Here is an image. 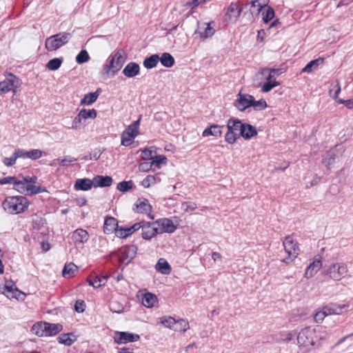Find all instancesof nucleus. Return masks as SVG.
<instances>
[{"label":"nucleus","instance_id":"obj_62","mask_svg":"<svg viewBox=\"0 0 353 353\" xmlns=\"http://www.w3.org/2000/svg\"><path fill=\"white\" fill-rule=\"evenodd\" d=\"M85 303L83 300H77L74 304V310L78 313H82L85 310Z\"/></svg>","mask_w":353,"mask_h":353},{"label":"nucleus","instance_id":"obj_41","mask_svg":"<svg viewBox=\"0 0 353 353\" xmlns=\"http://www.w3.org/2000/svg\"><path fill=\"white\" fill-rule=\"evenodd\" d=\"M79 114H80L81 117L83 118V119H94L97 116V112L94 108L90 109V110L83 108L79 111Z\"/></svg>","mask_w":353,"mask_h":353},{"label":"nucleus","instance_id":"obj_40","mask_svg":"<svg viewBox=\"0 0 353 353\" xmlns=\"http://www.w3.org/2000/svg\"><path fill=\"white\" fill-rule=\"evenodd\" d=\"M77 267L72 263L68 265H65L63 270L62 275L65 278H70L73 276L75 271H77Z\"/></svg>","mask_w":353,"mask_h":353},{"label":"nucleus","instance_id":"obj_12","mask_svg":"<svg viewBox=\"0 0 353 353\" xmlns=\"http://www.w3.org/2000/svg\"><path fill=\"white\" fill-rule=\"evenodd\" d=\"M345 305H340L337 303H330L325 306L323 309L322 312H319L316 314L314 316V319L316 321H318V316L319 315L321 316H328L331 314H340L343 312V310L346 307Z\"/></svg>","mask_w":353,"mask_h":353},{"label":"nucleus","instance_id":"obj_55","mask_svg":"<svg viewBox=\"0 0 353 353\" xmlns=\"http://www.w3.org/2000/svg\"><path fill=\"white\" fill-rule=\"evenodd\" d=\"M4 290L7 292H10V293H14V292L21 293V292L16 287L15 283L12 280L6 281V284L4 285Z\"/></svg>","mask_w":353,"mask_h":353},{"label":"nucleus","instance_id":"obj_5","mask_svg":"<svg viewBox=\"0 0 353 353\" xmlns=\"http://www.w3.org/2000/svg\"><path fill=\"white\" fill-rule=\"evenodd\" d=\"M71 38V34L62 32L52 35L46 39L45 46L48 51L57 50L66 44Z\"/></svg>","mask_w":353,"mask_h":353},{"label":"nucleus","instance_id":"obj_4","mask_svg":"<svg viewBox=\"0 0 353 353\" xmlns=\"http://www.w3.org/2000/svg\"><path fill=\"white\" fill-rule=\"evenodd\" d=\"M245 123L239 119L230 117L227 121L228 132L225 134V141L229 144H234L239 139L237 132H241Z\"/></svg>","mask_w":353,"mask_h":353},{"label":"nucleus","instance_id":"obj_31","mask_svg":"<svg viewBox=\"0 0 353 353\" xmlns=\"http://www.w3.org/2000/svg\"><path fill=\"white\" fill-rule=\"evenodd\" d=\"M6 81H7L8 85L10 87V90H12L13 93L16 94L17 89L20 88L21 85V81L19 79V77L11 72L8 74V77Z\"/></svg>","mask_w":353,"mask_h":353},{"label":"nucleus","instance_id":"obj_21","mask_svg":"<svg viewBox=\"0 0 353 353\" xmlns=\"http://www.w3.org/2000/svg\"><path fill=\"white\" fill-rule=\"evenodd\" d=\"M102 90L101 88H98L95 92H89L81 99L80 105H90L93 104L98 99L99 96L101 94Z\"/></svg>","mask_w":353,"mask_h":353},{"label":"nucleus","instance_id":"obj_29","mask_svg":"<svg viewBox=\"0 0 353 353\" xmlns=\"http://www.w3.org/2000/svg\"><path fill=\"white\" fill-rule=\"evenodd\" d=\"M134 205L136 207L137 212L141 214H147L152 210V205L146 199H138Z\"/></svg>","mask_w":353,"mask_h":353},{"label":"nucleus","instance_id":"obj_3","mask_svg":"<svg viewBox=\"0 0 353 353\" xmlns=\"http://www.w3.org/2000/svg\"><path fill=\"white\" fill-rule=\"evenodd\" d=\"M63 330L60 323H51L46 321H39L32 327V331L38 336H52L57 334Z\"/></svg>","mask_w":353,"mask_h":353},{"label":"nucleus","instance_id":"obj_27","mask_svg":"<svg viewBox=\"0 0 353 353\" xmlns=\"http://www.w3.org/2000/svg\"><path fill=\"white\" fill-rule=\"evenodd\" d=\"M325 59L323 57H319L316 59H313L308 62L306 65L301 70V73H311L314 70L318 69L319 66L324 63Z\"/></svg>","mask_w":353,"mask_h":353},{"label":"nucleus","instance_id":"obj_13","mask_svg":"<svg viewBox=\"0 0 353 353\" xmlns=\"http://www.w3.org/2000/svg\"><path fill=\"white\" fill-rule=\"evenodd\" d=\"M140 224V222H137L130 227L120 226V228L116 231V236L120 239H126L132 235L134 232L141 229V225Z\"/></svg>","mask_w":353,"mask_h":353},{"label":"nucleus","instance_id":"obj_10","mask_svg":"<svg viewBox=\"0 0 353 353\" xmlns=\"http://www.w3.org/2000/svg\"><path fill=\"white\" fill-rule=\"evenodd\" d=\"M214 21L210 22H197V28L196 29L194 34H199L201 40L212 37L214 33L215 30L212 24H214Z\"/></svg>","mask_w":353,"mask_h":353},{"label":"nucleus","instance_id":"obj_8","mask_svg":"<svg viewBox=\"0 0 353 353\" xmlns=\"http://www.w3.org/2000/svg\"><path fill=\"white\" fill-rule=\"evenodd\" d=\"M344 150H341L337 148V145L327 150L322 157V163L327 168V170H330V165L336 163V160L342 156Z\"/></svg>","mask_w":353,"mask_h":353},{"label":"nucleus","instance_id":"obj_19","mask_svg":"<svg viewBox=\"0 0 353 353\" xmlns=\"http://www.w3.org/2000/svg\"><path fill=\"white\" fill-rule=\"evenodd\" d=\"M122 73L128 78H134L139 74L140 65L136 62H130L125 66Z\"/></svg>","mask_w":353,"mask_h":353},{"label":"nucleus","instance_id":"obj_26","mask_svg":"<svg viewBox=\"0 0 353 353\" xmlns=\"http://www.w3.org/2000/svg\"><path fill=\"white\" fill-rule=\"evenodd\" d=\"M321 265L322 263L321 259H315L307 267L304 276L307 279L312 277L321 268Z\"/></svg>","mask_w":353,"mask_h":353},{"label":"nucleus","instance_id":"obj_6","mask_svg":"<svg viewBox=\"0 0 353 353\" xmlns=\"http://www.w3.org/2000/svg\"><path fill=\"white\" fill-rule=\"evenodd\" d=\"M314 336L315 332L314 329H312L310 327L303 328L297 335V343L299 347H308L314 346L315 345L314 341Z\"/></svg>","mask_w":353,"mask_h":353},{"label":"nucleus","instance_id":"obj_37","mask_svg":"<svg viewBox=\"0 0 353 353\" xmlns=\"http://www.w3.org/2000/svg\"><path fill=\"white\" fill-rule=\"evenodd\" d=\"M114 52L110 55L108 59V63L103 65V74H108L110 72L112 76L113 75V71H114V67H116V58Z\"/></svg>","mask_w":353,"mask_h":353},{"label":"nucleus","instance_id":"obj_64","mask_svg":"<svg viewBox=\"0 0 353 353\" xmlns=\"http://www.w3.org/2000/svg\"><path fill=\"white\" fill-rule=\"evenodd\" d=\"M83 118L81 117L80 114L79 113L73 119L72 128L78 130L80 129L82 126L81 124V120Z\"/></svg>","mask_w":353,"mask_h":353},{"label":"nucleus","instance_id":"obj_42","mask_svg":"<svg viewBox=\"0 0 353 353\" xmlns=\"http://www.w3.org/2000/svg\"><path fill=\"white\" fill-rule=\"evenodd\" d=\"M260 0H253L249 3L250 13L252 14H259L263 8V6L259 2Z\"/></svg>","mask_w":353,"mask_h":353},{"label":"nucleus","instance_id":"obj_49","mask_svg":"<svg viewBox=\"0 0 353 353\" xmlns=\"http://www.w3.org/2000/svg\"><path fill=\"white\" fill-rule=\"evenodd\" d=\"M136 136H132V134L125 130L121 134V145L124 146H128L130 145V142L135 139Z\"/></svg>","mask_w":353,"mask_h":353},{"label":"nucleus","instance_id":"obj_25","mask_svg":"<svg viewBox=\"0 0 353 353\" xmlns=\"http://www.w3.org/2000/svg\"><path fill=\"white\" fill-rule=\"evenodd\" d=\"M116 58V67H114V71H113V75H115L123 67L125 61V51L123 49H117L114 51Z\"/></svg>","mask_w":353,"mask_h":353},{"label":"nucleus","instance_id":"obj_1","mask_svg":"<svg viewBox=\"0 0 353 353\" xmlns=\"http://www.w3.org/2000/svg\"><path fill=\"white\" fill-rule=\"evenodd\" d=\"M138 248L136 245H125L121 246L117 250L110 252L107 258L111 260H115L120 265L119 267L121 271H123L125 266L131 263V261L136 257L137 254Z\"/></svg>","mask_w":353,"mask_h":353},{"label":"nucleus","instance_id":"obj_20","mask_svg":"<svg viewBox=\"0 0 353 353\" xmlns=\"http://www.w3.org/2000/svg\"><path fill=\"white\" fill-rule=\"evenodd\" d=\"M257 135V130L255 126L245 123L242 128L241 132L239 133V138L243 137L245 140H250Z\"/></svg>","mask_w":353,"mask_h":353},{"label":"nucleus","instance_id":"obj_2","mask_svg":"<svg viewBox=\"0 0 353 353\" xmlns=\"http://www.w3.org/2000/svg\"><path fill=\"white\" fill-rule=\"evenodd\" d=\"M30 202L24 196H7L2 202V207L6 212L11 214H17L25 212Z\"/></svg>","mask_w":353,"mask_h":353},{"label":"nucleus","instance_id":"obj_32","mask_svg":"<svg viewBox=\"0 0 353 353\" xmlns=\"http://www.w3.org/2000/svg\"><path fill=\"white\" fill-rule=\"evenodd\" d=\"M76 340L77 336L72 332L61 334L57 338V341L59 343L67 346L71 345Z\"/></svg>","mask_w":353,"mask_h":353},{"label":"nucleus","instance_id":"obj_57","mask_svg":"<svg viewBox=\"0 0 353 353\" xmlns=\"http://www.w3.org/2000/svg\"><path fill=\"white\" fill-rule=\"evenodd\" d=\"M197 208V205L194 202H183L181 209L185 212H192Z\"/></svg>","mask_w":353,"mask_h":353},{"label":"nucleus","instance_id":"obj_17","mask_svg":"<svg viewBox=\"0 0 353 353\" xmlns=\"http://www.w3.org/2000/svg\"><path fill=\"white\" fill-rule=\"evenodd\" d=\"M72 239L75 245L83 244L88 241L89 234L85 230L78 228L72 232Z\"/></svg>","mask_w":353,"mask_h":353},{"label":"nucleus","instance_id":"obj_59","mask_svg":"<svg viewBox=\"0 0 353 353\" xmlns=\"http://www.w3.org/2000/svg\"><path fill=\"white\" fill-rule=\"evenodd\" d=\"M57 160L59 161V164L61 166L67 167L69 165L70 163L77 161V159L72 157H67L66 158L64 159L59 158Z\"/></svg>","mask_w":353,"mask_h":353},{"label":"nucleus","instance_id":"obj_58","mask_svg":"<svg viewBox=\"0 0 353 353\" xmlns=\"http://www.w3.org/2000/svg\"><path fill=\"white\" fill-rule=\"evenodd\" d=\"M286 69L285 68H283V67H281V68H265L263 70V73H264V72H266V71H268V72H270L271 73L274 74V76H279L281 75V74L284 73L285 72Z\"/></svg>","mask_w":353,"mask_h":353},{"label":"nucleus","instance_id":"obj_63","mask_svg":"<svg viewBox=\"0 0 353 353\" xmlns=\"http://www.w3.org/2000/svg\"><path fill=\"white\" fill-rule=\"evenodd\" d=\"M153 151L149 148H145L141 152V158L144 160H152L154 158Z\"/></svg>","mask_w":353,"mask_h":353},{"label":"nucleus","instance_id":"obj_15","mask_svg":"<svg viewBox=\"0 0 353 353\" xmlns=\"http://www.w3.org/2000/svg\"><path fill=\"white\" fill-rule=\"evenodd\" d=\"M118 223V220L116 218L109 215L106 216L103 227V232L106 234H110L113 232L116 234L117 230L120 228Z\"/></svg>","mask_w":353,"mask_h":353},{"label":"nucleus","instance_id":"obj_36","mask_svg":"<svg viewBox=\"0 0 353 353\" xmlns=\"http://www.w3.org/2000/svg\"><path fill=\"white\" fill-rule=\"evenodd\" d=\"M159 61L161 65L165 68H171L175 63V60L173 56L169 52H163L161 56L159 57Z\"/></svg>","mask_w":353,"mask_h":353},{"label":"nucleus","instance_id":"obj_18","mask_svg":"<svg viewBox=\"0 0 353 353\" xmlns=\"http://www.w3.org/2000/svg\"><path fill=\"white\" fill-rule=\"evenodd\" d=\"M241 14V9L239 8V3L232 2L228 6L225 17V20L236 21Z\"/></svg>","mask_w":353,"mask_h":353},{"label":"nucleus","instance_id":"obj_44","mask_svg":"<svg viewBox=\"0 0 353 353\" xmlns=\"http://www.w3.org/2000/svg\"><path fill=\"white\" fill-rule=\"evenodd\" d=\"M90 55L86 50H81L76 57V61L78 64H83L88 62Z\"/></svg>","mask_w":353,"mask_h":353},{"label":"nucleus","instance_id":"obj_52","mask_svg":"<svg viewBox=\"0 0 353 353\" xmlns=\"http://www.w3.org/2000/svg\"><path fill=\"white\" fill-rule=\"evenodd\" d=\"M141 117L136 121H134L132 124H130L126 131L132 134V136H137L139 134V127L140 125Z\"/></svg>","mask_w":353,"mask_h":353},{"label":"nucleus","instance_id":"obj_9","mask_svg":"<svg viewBox=\"0 0 353 353\" xmlns=\"http://www.w3.org/2000/svg\"><path fill=\"white\" fill-rule=\"evenodd\" d=\"M233 105L240 112L245 111L253 105L252 95L239 92L236 95V99L233 102Z\"/></svg>","mask_w":353,"mask_h":353},{"label":"nucleus","instance_id":"obj_22","mask_svg":"<svg viewBox=\"0 0 353 353\" xmlns=\"http://www.w3.org/2000/svg\"><path fill=\"white\" fill-rule=\"evenodd\" d=\"M224 128V125H219L218 124H211L210 126L206 128L202 133L203 137L213 136V137H221L222 134V129Z\"/></svg>","mask_w":353,"mask_h":353},{"label":"nucleus","instance_id":"obj_60","mask_svg":"<svg viewBox=\"0 0 353 353\" xmlns=\"http://www.w3.org/2000/svg\"><path fill=\"white\" fill-rule=\"evenodd\" d=\"M105 150V149H103V150H100L99 148H96L94 149V150H92L90 154H89V158L90 159H92V160H94V161H97L98 160L101 154Z\"/></svg>","mask_w":353,"mask_h":353},{"label":"nucleus","instance_id":"obj_34","mask_svg":"<svg viewBox=\"0 0 353 353\" xmlns=\"http://www.w3.org/2000/svg\"><path fill=\"white\" fill-rule=\"evenodd\" d=\"M157 302V297L151 292H146L142 297V304L146 307H152Z\"/></svg>","mask_w":353,"mask_h":353},{"label":"nucleus","instance_id":"obj_48","mask_svg":"<svg viewBox=\"0 0 353 353\" xmlns=\"http://www.w3.org/2000/svg\"><path fill=\"white\" fill-rule=\"evenodd\" d=\"M87 281L90 285L94 288H98L103 285V283H101L100 276L99 275L90 276L87 279Z\"/></svg>","mask_w":353,"mask_h":353},{"label":"nucleus","instance_id":"obj_7","mask_svg":"<svg viewBox=\"0 0 353 353\" xmlns=\"http://www.w3.org/2000/svg\"><path fill=\"white\" fill-rule=\"evenodd\" d=\"M347 272V265L344 263L332 265L326 271L325 275L334 281H339L345 277Z\"/></svg>","mask_w":353,"mask_h":353},{"label":"nucleus","instance_id":"obj_33","mask_svg":"<svg viewBox=\"0 0 353 353\" xmlns=\"http://www.w3.org/2000/svg\"><path fill=\"white\" fill-rule=\"evenodd\" d=\"M159 56L157 54H153L149 57H147L143 62V66L146 69H152L157 66L159 62Z\"/></svg>","mask_w":353,"mask_h":353},{"label":"nucleus","instance_id":"obj_43","mask_svg":"<svg viewBox=\"0 0 353 353\" xmlns=\"http://www.w3.org/2000/svg\"><path fill=\"white\" fill-rule=\"evenodd\" d=\"M252 103L254 110L256 111H261L265 110L268 107L267 102L263 99H261L258 101H256L254 97L252 96Z\"/></svg>","mask_w":353,"mask_h":353},{"label":"nucleus","instance_id":"obj_39","mask_svg":"<svg viewBox=\"0 0 353 353\" xmlns=\"http://www.w3.org/2000/svg\"><path fill=\"white\" fill-rule=\"evenodd\" d=\"M135 188L136 186L132 180L121 181L117 186V189L121 192H127L128 191Z\"/></svg>","mask_w":353,"mask_h":353},{"label":"nucleus","instance_id":"obj_56","mask_svg":"<svg viewBox=\"0 0 353 353\" xmlns=\"http://www.w3.org/2000/svg\"><path fill=\"white\" fill-rule=\"evenodd\" d=\"M156 183V178L153 175H148L142 181L141 185L145 188H148L151 185H153Z\"/></svg>","mask_w":353,"mask_h":353},{"label":"nucleus","instance_id":"obj_23","mask_svg":"<svg viewBox=\"0 0 353 353\" xmlns=\"http://www.w3.org/2000/svg\"><path fill=\"white\" fill-rule=\"evenodd\" d=\"M112 178L110 176L97 175L93 178L94 187L108 188L112 183Z\"/></svg>","mask_w":353,"mask_h":353},{"label":"nucleus","instance_id":"obj_16","mask_svg":"<svg viewBox=\"0 0 353 353\" xmlns=\"http://www.w3.org/2000/svg\"><path fill=\"white\" fill-rule=\"evenodd\" d=\"M283 246L287 253L298 256L299 254V246L296 241H294L291 236H287L283 241Z\"/></svg>","mask_w":353,"mask_h":353},{"label":"nucleus","instance_id":"obj_51","mask_svg":"<svg viewBox=\"0 0 353 353\" xmlns=\"http://www.w3.org/2000/svg\"><path fill=\"white\" fill-rule=\"evenodd\" d=\"M168 161V159L164 155H155L152 161V165H154L157 168H160L161 164H165Z\"/></svg>","mask_w":353,"mask_h":353},{"label":"nucleus","instance_id":"obj_24","mask_svg":"<svg viewBox=\"0 0 353 353\" xmlns=\"http://www.w3.org/2000/svg\"><path fill=\"white\" fill-rule=\"evenodd\" d=\"M92 186H94L93 179L91 180L88 178H83L76 180L74 188L76 190L88 191L90 190Z\"/></svg>","mask_w":353,"mask_h":353},{"label":"nucleus","instance_id":"obj_46","mask_svg":"<svg viewBox=\"0 0 353 353\" xmlns=\"http://www.w3.org/2000/svg\"><path fill=\"white\" fill-rule=\"evenodd\" d=\"M176 327L173 328L175 331L185 332L189 328V323L187 320L181 319L176 321Z\"/></svg>","mask_w":353,"mask_h":353},{"label":"nucleus","instance_id":"obj_30","mask_svg":"<svg viewBox=\"0 0 353 353\" xmlns=\"http://www.w3.org/2000/svg\"><path fill=\"white\" fill-rule=\"evenodd\" d=\"M156 270L162 274H169L172 271L171 265L163 258H160L155 265Z\"/></svg>","mask_w":353,"mask_h":353},{"label":"nucleus","instance_id":"obj_14","mask_svg":"<svg viewBox=\"0 0 353 353\" xmlns=\"http://www.w3.org/2000/svg\"><path fill=\"white\" fill-rule=\"evenodd\" d=\"M154 223L161 227V233H173L177 228V226L174 224L173 221L168 218L159 219L154 221Z\"/></svg>","mask_w":353,"mask_h":353},{"label":"nucleus","instance_id":"obj_28","mask_svg":"<svg viewBox=\"0 0 353 353\" xmlns=\"http://www.w3.org/2000/svg\"><path fill=\"white\" fill-rule=\"evenodd\" d=\"M141 225L142 229L141 236L145 240H151L153 238L152 234L151 226L157 225L154 222H145L144 221H141Z\"/></svg>","mask_w":353,"mask_h":353},{"label":"nucleus","instance_id":"obj_38","mask_svg":"<svg viewBox=\"0 0 353 353\" xmlns=\"http://www.w3.org/2000/svg\"><path fill=\"white\" fill-rule=\"evenodd\" d=\"M63 61V57L53 58L48 61L46 67L48 70L54 71L58 70Z\"/></svg>","mask_w":353,"mask_h":353},{"label":"nucleus","instance_id":"obj_45","mask_svg":"<svg viewBox=\"0 0 353 353\" xmlns=\"http://www.w3.org/2000/svg\"><path fill=\"white\" fill-rule=\"evenodd\" d=\"M160 323L163 324L165 327L173 329L174 325L176 324V321L172 316H162L160 318Z\"/></svg>","mask_w":353,"mask_h":353},{"label":"nucleus","instance_id":"obj_54","mask_svg":"<svg viewBox=\"0 0 353 353\" xmlns=\"http://www.w3.org/2000/svg\"><path fill=\"white\" fill-rule=\"evenodd\" d=\"M26 154L27 158L32 160H37L42 157L43 152L39 149H32L31 150L28 151V153Z\"/></svg>","mask_w":353,"mask_h":353},{"label":"nucleus","instance_id":"obj_53","mask_svg":"<svg viewBox=\"0 0 353 353\" xmlns=\"http://www.w3.org/2000/svg\"><path fill=\"white\" fill-rule=\"evenodd\" d=\"M32 224L34 229L39 230L46 224V219L41 216H36L32 219Z\"/></svg>","mask_w":353,"mask_h":353},{"label":"nucleus","instance_id":"obj_11","mask_svg":"<svg viewBox=\"0 0 353 353\" xmlns=\"http://www.w3.org/2000/svg\"><path fill=\"white\" fill-rule=\"evenodd\" d=\"M139 339L140 336L139 334L128 332H116L114 337V343L119 345L136 342Z\"/></svg>","mask_w":353,"mask_h":353},{"label":"nucleus","instance_id":"obj_61","mask_svg":"<svg viewBox=\"0 0 353 353\" xmlns=\"http://www.w3.org/2000/svg\"><path fill=\"white\" fill-rule=\"evenodd\" d=\"M37 178L36 176H26L23 177V181L27 184V187L30 192L32 188H30V185H34V183L37 182Z\"/></svg>","mask_w":353,"mask_h":353},{"label":"nucleus","instance_id":"obj_47","mask_svg":"<svg viewBox=\"0 0 353 353\" xmlns=\"http://www.w3.org/2000/svg\"><path fill=\"white\" fill-rule=\"evenodd\" d=\"M14 188L19 192L21 194L27 193L28 194H29L30 191L27 187V184H26V183H23V181L17 179L16 181L14 182Z\"/></svg>","mask_w":353,"mask_h":353},{"label":"nucleus","instance_id":"obj_35","mask_svg":"<svg viewBox=\"0 0 353 353\" xmlns=\"http://www.w3.org/2000/svg\"><path fill=\"white\" fill-rule=\"evenodd\" d=\"M263 6L262 20L263 23H268L274 17V10L270 6L266 4H263Z\"/></svg>","mask_w":353,"mask_h":353},{"label":"nucleus","instance_id":"obj_50","mask_svg":"<svg viewBox=\"0 0 353 353\" xmlns=\"http://www.w3.org/2000/svg\"><path fill=\"white\" fill-rule=\"evenodd\" d=\"M110 310L114 313L121 314L124 310V306L117 301H111L109 305Z\"/></svg>","mask_w":353,"mask_h":353}]
</instances>
